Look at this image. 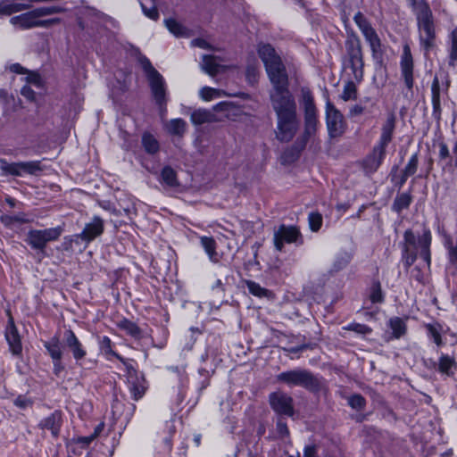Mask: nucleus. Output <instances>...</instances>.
<instances>
[{"label": "nucleus", "instance_id": "obj_52", "mask_svg": "<svg viewBox=\"0 0 457 457\" xmlns=\"http://www.w3.org/2000/svg\"><path fill=\"white\" fill-rule=\"evenodd\" d=\"M193 46H198L201 48H207L209 46L208 43L204 39H195L192 42Z\"/></svg>", "mask_w": 457, "mask_h": 457}, {"label": "nucleus", "instance_id": "obj_7", "mask_svg": "<svg viewBox=\"0 0 457 457\" xmlns=\"http://www.w3.org/2000/svg\"><path fill=\"white\" fill-rule=\"evenodd\" d=\"M201 67L205 73L212 77L226 73L234 68L232 64L228 63L217 55H204Z\"/></svg>", "mask_w": 457, "mask_h": 457}, {"label": "nucleus", "instance_id": "obj_48", "mask_svg": "<svg viewBox=\"0 0 457 457\" xmlns=\"http://www.w3.org/2000/svg\"><path fill=\"white\" fill-rule=\"evenodd\" d=\"M14 404L21 409H26L27 407L31 405V402L29 399L18 397L14 401Z\"/></svg>", "mask_w": 457, "mask_h": 457}, {"label": "nucleus", "instance_id": "obj_38", "mask_svg": "<svg viewBox=\"0 0 457 457\" xmlns=\"http://www.w3.org/2000/svg\"><path fill=\"white\" fill-rule=\"evenodd\" d=\"M102 426H98L91 436L78 437L76 442L83 445H88L99 435V433L102 431Z\"/></svg>", "mask_w": 457, "mask_h": 457}, {"label": "nucleus", "instance_id": "obj_11", "mask_svg": "<svg viewBox=\"0 0 457 457\" xmlns=\"http://www.w3.org/2000/svg\"><path fill=\"white\" fill-rule=\"evenodd\" d=\"M128 387L136 400L141 398L145 392L144 377L137 370L129 369L128 371Z\"/></svg>", "mask_w": 457, "mask_h": 457}, {"label": "nucleus", "instance_id": "obj_39", "mask_svg": "<svg viewBox=\"0 0 457 457\" xmlns=\"http://www.w3.org/2000/svg\"><path fill=\"white\" fill-rule=\"evenodd\" d=\"M21 166L23 175L26 173L33 174L39 170L38 164L35 162H21Z\"/></svg>", "mask_w": 457, "mask_h": 457}, {"label": "nucleus", "instance_id": "obj_2", "mask_svg": "<svg viewBox=\"0 0 457 457\" xmlns=\"http://www.w3.org/2000/svg\"><path fill=\"white\" fill-rule=\"evenodd\" d=\"M241 111L232 103L222 102L215 104L212 110L197 109L191 113L190 120L195 125L219 122L224 118L238 120Z\"/></svg>", "mask_w": 457, "mask_h": 457}, {"label": "nucleus", "instance_id": "obj_29", "mask_svg": "<svg viewBox=\"0 0 457 457\" xmlns=\"http://www.w3.org/2000/svg\"><path fill=\"white\" fill-rule=\"evenodd\" d=\"M389 326L393 330V334L395 338H399L405 332V324L399 318L391 319L389 321Z\"/></svg>", "mask_w": 457, "mask_h": 457}, {"label": "nucleus", "instance_id": "obj_26", "mask_svg": "<svg viewBox=\"0 0 457 457\" xmlns=\"http://www.w3.org/2000/svg\"><path fill=\"white\" fill-rule=\"evenodd\" d=\"M201 245L211 260L216 256V244L213 238L208 237H201Z\"/></svg>", "mask_w": 457, "mask_h": 457}, {"label": "nucleus", "instance_id": "obj_5", "mask_svg": "<svg viewBox=\"0 0 457 457\" xmlns=\"http://www.w3.org/2000/svg\"><path fill=\"white\" fill-rule=\"evenodd\" d=\"M395 128V118L393 116L389 117L383 128L381 140L383 143V146L375 149L372 155H370L366 160V166L370 170H376L385 154L384 146L391 140L392 133Z\"/></svg>", "mask_w": 457, "mask_h": 457}, {"label": "nucleus", "instance_id": "obj_13", "mask_svg": "<svg viewBox=\"0 0 457 457\" xmlns=\"http://www.w3.org/2000/svg\"><path fill=\"white\" fill-rule=\"evenodd\" d=\"M104 231L103 220L98 217H94L91 222L86 224L79 237L85 241H91L100 236Z\"/></svg>", "mask_w": 457, "mask_h": 457}, {"label": "nucleus", "instance_id": "obj_59", "mask_svg": "<svg viewBox=\"0 0 457 457\" xmlns=\"http://www.w3.org/2000/svg\"><path fill=\"white\" fill-rule=\"evenodd\" d=\"M426 259H428V260L429 259V256L428 253H426Z\"/></svg>", "mask_w": 457, "mask_h": 457}, {"label": "nucleus", "instance_id": "obj_50", "mask_svg": "<svg viewBox=\"0 0 457 457\" xmlns=\"http://www.w3.org/2000/svg\"><path fill=\"white\" fill-rule=\"evenodd\" d=\"M352 328L359 333V334H368L370 333V328L364 325H361V324H355V325H353L352 326Z\"/></svg>", "mask_w": 457, "mask_h": 457}, {"label": "nucleus", "instance_id": "obj_44", "mask_svg": "<svg viewBox=\"0 0 457 457\" xmlns=\"http://www.w3.org/2000/svg\"><path fill=\"white\" fill-rule=\"evenodd\" d=\"M101 348H102V351L106 355H115V353L112 352V350L111 348V340L106 337H104L101 341Z\"/></svg>", "mask_w": 457, "mask_h": 457}, {"label": "nucleus", "instance_id": "obj_19", "mask_svg": "<svg viewBox=\"0 0 457 457\" xmlns=\"http://www.w3.org/2000/svg\"><path fill=\"white\" fill-rule=\"evenodd\" d=\"M199 97L204 102H211L226 96L223 90L213 88L211 87H203L198 92Z\"/></svg>", "mask_w": 457, "mask_h": 457}, {"label": "nucleus", "instance_id": "obj_46", "mask_svg": "<svg viewBox=\"0 0 457 457\" xmlns=\"http://www.w3.org/2000/svg\"><path fill=\"white\" fill-rule=\"evenodd\" d=\"M144 13L152 20H156L158 18V12L154 6H151L150 8H146L144 4H141Z\"/></svg>", "mask_w": 457, "mask_h": 457}, {"label": "nucleus", "instance_id": "obj_16", "mask_svg": "<svg viewBox=\"0 0 457 457\" xmlns=\"http://www.w3.org/2000/svg\"><path fill=\"white\" fill-rule=\"evenodd\" d=\"M65 340L76 360H80L86 356V351L82 348L80 342L71 330L66 332Z\"/></svg>", "mask_w": 457, "mask_h": 457}, {"label": "nucleus", "instance_id": "obj_17", "mask_svg": "<svg viewBox=\"0 0 457 457\" xmlns=\"http://www.w3.org/2000/svg\"><path fill=\"white\" fill-rule=\"evenodd\" d=\"M278 379L290 385H303L309 379V375L303 371H288L279 374Z\"/></svg>", "mask_w": 457, "mask_h": 457}, {"label": "nucleus", "instance_id": "obj_15", "mask_svg": "<svg viewBox=\"0 0 457 457\" xmlns=\"http://www.w3.org/2000/svg\"><path fill=\"white\" fill-rule=\"evenodd\" d=\"M6 340L9 344L10 349L13 354H20L21 353V342L20 336L13 322L11 321L5 334Z\"/></svg>", "mask_w": 457, "mask_h": 457}, {"label": "nucleus", "instance_id": "obj_55", "mask_svg": "<svg viewBox=\"0 0 457 457\" xmlns=\"http://www.w3.org/2000/svg\"><path fill=\"white\" fill-rule=\"evenodd\" d=\"M247 79L251 83L254 82L256 80V72L254 71H248Z\"/></svg>", "mask_w": 457, "mask_h": 457}, {"label": "nucleus", "instance_id": "obj_40", "mask_svg": "<svg viewBox=\"0 0 457 457\" xmlns=\"http://www.w3.org/2000/svg\"><path fill=\"white\" fill-rule=\"evenodd\" d=\"M411 203V198L408 195H400L395 203V206L397 209V211H401L403 208H406Z\"/></svg>", "mask_w": 457, "mask_h": 457}, {"label": "nucleus", "instance_id": "obj_18", "mask_svg": "<svg viewBox=\"0 0 457 457\" xmlns=\"http://www.w3.org/2000/svg\"><path fill=\"white\" fill-rule=\"evenodd\" d=\"M43 428L51 431L54 436H57L61 426V415L57 412L52 413L41 421Z\"/></svg>", "mask_w": 457, "mask_h": 457}, {"label": "nucleus", "instance_id": "obj_37", "mask_svg": "<svg viewBox=\"0 0 457 457\" xmlns=\"http://www.w3.org/2000/svg\"><path fill=\"white\" fill-rule=\"evenodd\" d=\"M354 21L362 33L372 29L369 22L366 21L365 17L361 12H358L354 15Z\"/></svg>", "mask_w": 457, "mask_h": 457}, {"label": "nucleus", "instance_id": "obj_27", "mask_svg": "<svg viewBox=\"0 0 457 457\" xmlns=\"http://www.w3.org/2000/svg\"><path fill=\"white\" fill-rule=\"evenodd\" d=\"M143 145L146 152L154 154L159 150L157 140L150 134H145L142 137Z\"/></svg>", "mask_w": 457, "mask_h": 457}, {"label": "nucleus", "instance_id": "obj_41", "mask_svg": "<svg viewBox=\"0 0 457 457\" xmlns=\"http://www.w3.org/2000/svg\"><path fill=\"white\" fill-rule=\"evenodd\" d=\"M348 403L351 407L360 410L364 406V399L361 395H355L348 399Z\"/></svg>", "mask_w": 457, "mask_h": 457}, {"label": "nucleus", "instance_id": "obj_58", "mask_svg": "<svg viewBox=\"0 0 457 457\" xmlns=\"http://www.w3.org/2000/svg\"><path fill=\"white\" fill-rule=\"evenodd\" d=\"M453 154L455 155V164L457 166V141H456V145H455V147L453 149Z\"/></svg>", "mask_w": 457, "mask_h": 457}, {"label": "nucleus", "instance_id": "obj_42", "mask_svg": "<svg viewBox=\"0 0 457 457\" xmlns=\"http://www.w3.org/2000/svg\"><path fill=\"white\" fill-rule=\"evenodd\" d=\"M370 300L373 303H381L383 301V295L378 285H375L372 287V291L370 293Z\"/></svg>", "mask_w": 457, "mask_h": 457}, {"label": "nucleus", "instance_id": "obj_56", "mask_svg": "<svg viewBox=\"0 0 457 457\" xmlns=\"http://www.w3.org/2000/svg\"><path fill=\"white\" fill-rule=\"evenodd\" d=\"M440 154L443 156V157H445L448 155V149L446 147V145H441V148H440Z\"/></svg>", "mask_w": 457, "mask_h": 457}, {"label": "nucleus", "instance_id": "obj_33", "mask_svg": "<svg viewBox=\"0 0 457 457\" xmlns=\"http://www.w3.org/2000/svg\"><path fill=\"white\" fill-rule=\"evenodd\" d=\"M246 285H247V288H248L249 292L252 295L258 296V297H262V296L267 295V290L264 289L263 287H262L259 284L253 282V281H248L246 283Z\"/></svg>", "mask_w": 457, "mask_h": 457}, {"label": "nucleus", "instance_id": "obj_9", "mask_svg": "<svg viewBox=\"0 0 457 457\" xmlns=\"http://www.w3.org/2000/svg\"><path fill=\"white\" fill-rule=\"evenodd\" d=\"M327 127L331 137L340 136L345 125L342 114L329 103L326 105Z\"/></svg>", "mask_w": 457, "mask_h": 457}, {"label": "nucleus", "instance_id": "obj_10", "mask_svg": "<svg viewBox=\"0 0 457 457\" xmlns=\"http://www.w3.org/2000/svg\"><path fill=\"white\" fill-rule=\"evenodd\" d=\"M142 64L147 72L154 97L157 101H162L164 97L163 79L162 76L151 66L148 61H144Z\"/></svg>", "mask_w": 457, "mask_h": 457}, {"label": "nucleus", "instance_id": "obj_31", "mask_svg": "<svg viewBox=\"0 0 457 457\" xmlns=\"http://www.w3.org/2000/svg\"><path fill=\"white\" fill-rule=\"evenodd\" d=\"M119 327L121 329L125 330L127 333L130 334L131 336L136 337L139 334V329L137 326L128 320H121L119 323Z\"/></svg>", "mask_w": 457, "mask_h": 457}, {"label": "nucleus", "instance_id": "obj_47", "mask_svg": "<svg viewBox=\"0 0 457 457\" xmlns=\"http://www.w3.org/2000/svg\"><path fill=\"white\" fill-rule=\"evenodd\" d=\"M21 95L29 101H34L36 98L35 92L29 86H24L21 88Z\"/></svg>", "mask_w": 457, "mask_h": 457}, {"label": "nucleus", "instance_id": "obj_8", "mask_svg": "<svg viewBox=\"0 0 457 457\" xmlns=\"http://www.w3.org/2000/svg\"><path fill=\"white\" fill-rule=\"evenodd\" d=\"M302 104L305 112V127L308 134L315 131L317 125L316 108L313 104V99L308 89L302 90Z\"/></svg>", "mask_w": 457, "mask_h": 457}, {"label": "nucleus", "instance_id": "obj_25", "mask_svg": "<svg viewBox=\"0 0 457 457\" xmlns=\"http://www.w3.org/2000/svg\"><path fill=\"white\" fill-rule=\"evenodd\" d=\"M186 127V122L181 119H173L166 125L169 133L178 136L184 134Z\"/></svg>", "mask_w": 457, "mask_h": 457}, {"label": "nucleus", "instance_id": "obj_35", "mask_svg": "<svg viewBox=\"0 0 457 457\" xmlns=\"http://www.w3.org/2000/svg\"><path fill=\"white\" fill-rule=\"evenodd\" d=\"M309 225L312 231H318L322 224V217L320 213L312 212L309 215Z\"/></svg>", "mask_w": 457, "mask_h": 457}, {"label": "nucleus", "instance_id": "obj_21", "mask_svg": "<svg viewBox=\"0 0 457 457\" xmlns=\"http://www.w3.org/2000/svg\"><path fill=\"white\" fill-rule=\"evenodd\" d=\"M165 26L175 37H183L188 36L187 29L174 19H167L165 21Z\"/></svg>", "mask_w": 457, "mask_h": 457}, {"label": "nucleus", "instance_id": "obj_57", "mask_svg": "<svg viewBox=\"0 0 457 457\" xmlns=\"http://www.w3.org/2000/svg\"><path fill=\"white\" fill-rule=\"evenodd\" d=\"M351 112H352V113H353V114H360V113H361L362 109H361V107H360V106H354V107L352 109V111H351Z\"/></svg>", "mask_w": 457, "mask_h": 457}, {"label": "nucleus", "instance_id": "obj_28", "mask_svg": "<svg viewBox=\"0 0 457 457\" xmlns=\"http://www.w3.org/2000/svg\"><path fill=\"white\" fill-rule=\"evenodd\" d=\"M357 97V88L353 82H347L343 88L341 98L344 101L355 100Z\"/></svg>", "mask_w": 457, "mask_h": 457}, {"label": "nucleus", "instance_id": "obj_24", "mask_svg": "<svg viewBox=\"0 0 457 457\" xmlns=\"http://www.w3.org/2000/svg\"><path fill=\"white\" fill-rule=\"evenodd\" d=\"M455 368V361L453 358L448 355H442L438 362V370L446 375L453 373V370Z\"/></svg>", "mask_w": 457, "mask_h": 457}, {"label": "nucleus", "instance_id": "obj_14", "mask_svg": "<svg viewBox=\"0 0 457 457\" xmlns=\"http://www.w3.org/2000/svg\"><path fill=\"white\" fill-rule=\"evenodd\" d=\"M272 408L283 414H292L291 398L280 393H275L270 396Z\"/></svg>", "mask_w": 457, "mask_h": 457}, {"label": "nucleus", "instance_id": "obj_3", "mask_svg": "<svg viewBox=\"0 0 457 457\" xmlns=\"http://www.w3.org/2000/svg\"><path fill=\"white\" fill-rule=\"evenodd\" d=\"M61 10L57 7H42L32 12L14 16L11 19V23L20 29H30L32 27H46L59 21L57 19L42 20L41 18Z\"/></svg>", "mask_w": 457, "mask_h": 457}, {"label": "nucleus", "instance_id": "obj_34", "mask_svg": "<svg viewBox=\"0 0 457 457\" xmlns=\"http://www.w3.org/2000/svg\"><path fill=\"white\" fill-rule=\"evenodd\" d=\"M162 180L169 186L176 185V174L170 168H164L162 171Z\"/></svg>", "mask_w": 457, "mask_h": 457}, {"label": "nucleus", "instance_id": "obj_51", "mask_svg": "<svg viewBox=\"0 0 457 457\" xmlns=\"http://www.w3.org/2000/svg\"><path fill=\"white\" fill-rule=\"evenodd\" d=\"M449 258L453 263L457 264V245L449 249Z\"/></svg>", "mask_w": 457, "mask_h": 457}, {"label": "nucleus", "instance_id": "obj_45", "mask_svg": "<svg viewBox=\"0 0 457 457\" xmlns=\"http://www.w3.org/2000/svg\"><path fill=\"white\" fill-rule=\"evenodd\" d=\"M420 244L424 249L428 250L431 244V233L429 230L424 231L422 237L420 239Z\"/></svg>", "mask_w": 457, "mask_h": 457}, {"label": "nucleus", "instance_id": "obj_36", "mask_svg": "<svg viewBox=\"0 0 457 457\" xmlns=\"http://www.w3.org/2000/svg\"><path fill=\"white\" fill-rule=\"evenodd\" d=\"M428 332H429L431 337L433 338L434 342L437 345H442V340H441V330H442V328H441V326H439V325H428Z\"/></svg>", "mask_w": 457, "mask_h": 457}, {"label": "nucleus", "instance_id": "obj_53", "mask_svg": "<svg viewBox=\"0 0 457 457\" xmlns=\"http://www.w3.org/2000/svg\"><path fill=\"white\" fill-rule=\"evenodd\" d=\"M303 457H316V451L313 447H306L304 449Z\"/></svg>", "mask_w": 457, "mask_h": 457}, {"label": "nucleus", "instance_id": "obj_30", "mask_svg": "<svg viewBox=\"0 0 457 457\" xmlns=\"http://www.w3.org/2000/svg\"><path fill=\"white\" fill-rule=\"evenodd\" d=\"M402 67L405 76H409L411 73V56L408 46L404 47V55L402 61Z\"/></svg>", "mask_w": 457, "mask_h": 457}, {"label": "nucleus", "instance_id": "obj_54", "mask_svg": "<svg viewBox=\"0 0 457 457\" xmlns=\"http://www.w3.org/2000/svg\"><path fill=\"white\" fill-rule=\"evenodd\" d=\"M404 238L409 245L414 244V235L411 231H406L404 234Z\"/></svg>", "mask_w": 457, "mask_h": 457}, {"label": "nucleus", "instance_id": "obj_32", "mask_svg": "<svg viewBox=\"0 0 457 457\" xmlns=\"http://www.w3.org/2000/svg\"><path fill=\"white\" fill-rule=\"evenodd\" d=\"M22 166L21 162L18 163H4L2 165V169L9 174L16 175V176H22Z\"/></svg>", "mask_w": 457, "mask_h": 457}, {"label": "nucleus", "instance_id": "obj_43", "mask_svg": "<svg viewBox=\"0 0 457 457\" xmlns=\"http://www.w3.org/2000/svg\"><path fill=\"white\" fill-rule=\"evenodd\" d=\"M451 37H452L451 58L453 60H456L457 59V29L452 32Z\"/></svg>", "mask_w": 457, "mask_h": 457}, {"label": "nucleus", "instance_id": "obj_6", "mask_svg": "<svg viewBox=\"0 0 457 457\" xmlns=\"http://www.w3.org/2000/svg\"><path fill=\"white\" fill-rule=\"evenodd\" d=\"M61 227L31 230L28 234V243L36 249H42L50 242L56 240L62 234Z\"/></svg>", "mask_w": 457, "mask_h": 457}, {"label": "nucleus", "instance_id": "obj_20", "mask_svg": "<svg viewBox=\"0 0 457 457\" xmlns=\"http://www.w3.org/2000/svg\"><path fill=\"white\" fill-rule=\"evenodd\" d=\"M45 346L54 361H59L62 359V350L57 337H54L48 342L45 343Z\"/></svg>", "mask_w": 457, "mask_h": 457}, {"label": "nucleus", "instance_id": "obj_22", "mask_svg": "<svg viewBox=\"0 0 457 457\" xmlns=\"http://www.w3.org/2000/svg\"><path fill=\"white\" fill-rule=\"evenodd\" d=\"M362 34L365 37L366 40L369 42L373 54H380L381 53V43H380V39L378 38L376 31L373 29H371Z\"/></svg>", "mask_w": 457, "mask_h": 457}, {"label": "nucleus", "instance_id": "obj_49", "mask_svg": "<svg viewBox=\"0 0 457 457\" xmlns=\"http://www.w3.org/2000/svg\"><path fill=\"white\" fill-rule=\"evenodd\" d=\"M417 166V158L416 156H412L408 163V166L406 168V172L409 174L414 173Z\"/></svg>", "mask_w": 457, "mask_h": 457}, {"label": "nucleus", "instance_id": "obj_23", "mask_svg": "<svg viewBox=\"0 0 457 457\" xmlns=\"http://www.w3.org/2000/svg\"><path fill=\"white\" fill-rule=\"evenodd\" d=\"M11 71L15 72V73H19V74H24L23 72V68L20 65V64H12L11 67H10ZM26 77H25V80L28 82V83H30V84H33L35 86H37V87H40L41 86V79H40V77L37 73L36 72H28V73H25Z\"/></svg>", "mask_w": 457, "mask_h": 457}, {"label": "nucleus", "instance_id": "obj_4", "mask_svg": "<svg viewBox=\"0 0 457 457\" xmlns=\"http://www.w3.org/2000/svg\"><path fill=\"white\" fill-rule=\"evenodd\" d=\"M418 28L420 44L426 51H429L435 46L436 32L432 12L425 4L419 7Z\"/></svg>", "mask_w": 457, "mask_h": 457}, {"label": "nucleus", "instance_id": "obj_1", "mask_svg": "<svg viewBox=\"0 0 457 457\" xmlns=\"http://www.w3.org/2000/svg\"><path fill=\"white\" fill-rule=\"evenodd\" d=\"M258 53L274 87L271 101L278 116L277 137L281 141H288L294 137L298 122L295 104L286 88L287 79L284 67L270 45L260 46Z\"/></svg>", "mask_w": 457, "mask_h": 457}, {"label": "nucleus", "instance_id": "obj_12", "mask_svg": "<svg viewBox=\"0 0 457 457\" xmlns=\"http://www.w3.org/2000/svg\"><path fill=\"white\" fill-rule=\"evenodd\" d=\"M299 237V231L295 227L280 226L274 233V245L278 250H281L284 243H294Z\"/></svg>", "mask_w": 457, "mask_h": 457}]
</instances>
